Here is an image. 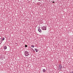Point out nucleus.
<instances>
[{
	"instance_id": "obj_5",
	"label": "nucleus",
	"mask_w": 73,
	"mask_h": 73,
	"mask_svg": "<svg viewBox=\"0 0 73 73\" xmlns=\"http://www.w3.org/2000/svg\"><path fill=\"white\" fill-rule=\"evenodd\" d=\"M7 47L6 46H5L4 47V49H7Z\"/></svg>"
},
{
	"instance_id": "obj_3",
	"label": "nucleus",
	"mask_w": 73,
	"mask_h": 73,
	"mask_svg": "<svg viewBox=\"0 0 73 73\" xmlns=\"http://www.w3.org/2000/svg\"><path fill=\"white\" fill-rule=\"evenodd\" d=\"M42 30H46V27H44L42 28Z\"/></svg>"
},
{
	"instance_id": "obj_13",
	"label": "nucleus",
	"mask_w": 73,
	"mask_h": 73,
	"mask_svg": "<svg viewBox=\"0 0 73 73\" xmlns=\"http://www.w3.org/2000/svg\"><path fill=\"white\" fill-rule=\"evenodd\" d=\"M38 1H40V0H38Z\"/></svg>"
},
{
	"instance_id": "obj_2",
	"label": "nucleus",
	"mask_w": 73,
	"mask_h": 73,
	"mask_svg": "<svg viewBox=\"0 0 73 73\" xmlns=\"http://www.w3.org/2000/svg\"><path fill=\"white\" fill-rule=\"evenodd\" d=\"M25 54L26 56H28L29 55V53L27 52H26L25 53Z\"/></svg>"
},
{
	"instance_id": "obj_7",
	"label": "nucleus",
	"mask_w": 73,
	"mask_h": 73,
	"mask_svg": "<svg viewBox=\"0 0 73 73\" xmlns=\"http://www.w3.org/2000/svg\"><path fill=\"white\" fill-rule=\"evenodd\" d=\"M35 50H36V52H38V50H37V49L36 48H35Z\"/></svg>"
},
{
	"instance_id": "obj_8",
	"label": "nucleus",
	"mask_w": 73,
	"mask_h": 73,
	"mask_svg": "<svg viewBox=\"0 0 73 73\" xmlns=\"http://www.w3.org/2000/svg\"><path fill=\"white\" fill-rule=\"evenodd\" d=\"M31 47H32V48H34V47H35V46H34V45H32L31 46Z\"/></svg>"
},
{
	"instance_id": "obj_11",
	"label": "nucleus",
	"mask_w": 73,
	"mask_h": 73,
	"mask_svg": "<svg viewBox=\"0 0 73 73\" xmlns=\"http://www.w3.org/2000/svg\"><path fill=\"white\" fill-rule=\"evenodd\" d=\"M70 73H73V72L72 71V72H71Z\"/></svg>"
},
{
	"instance_id": "obj_4",
	"label": "nucleus",
	"mask_w": 73,
	"mask_h": 73,
	"mask_svg": "<svg viewBox=\"0 0 73 73\" xmlns=\"http://www.w3.org/2000/svg\"><path fill=\"white\" fill-rule=\"evenodd\" d=\"M38 31H39V32H40V33H41L42 31H41V29H39L38 30Z\"/></svg>"
},
{
	"instance_id": "obj_10",
	"label": "nucleus",
	"mask_w": 73,
	"mask_h": 73,
	"mask_svg": "<svg viewBox=\"0 0 73 73\" xmlns=\"http://www.w3.org/2000/svg\"><path fill=\"white\" fill-rule=\"evenodd\" d=\"M25 47H27V45H25Z\"/></svg>"
},
{
	"instance_id": "obj_1",
	"label": "nucleus",
	"mask_w": 73,
	"mask_h": 73,
	"mask_svg": "<svg viewBox=\"0 0 73 73\" xmlns=\"http://www.w3.org/2000/svg\"><path fill=\"white\" fill-rule=\"evenodd\" d=\"M61 65L59 64V66L58 70H61Z\"/></svg>"
},
{
	"instance_id": "obj_6",
	"label": "nucleus",
	"mask_w": 73,
	"mask_h": 73,
	"mask_svg": "<svg viewBox=\"0 0 73 73\" xmlns=\"http://www.w3.org/2000/svg\"><path fill=\"white\" fill-rule=\"evenodd\" d=\"M42 71H43V72H45L46 71V70H45V69H43L42 70Z\"/></svg>"
},
{
	"instance_id": "obj_9",
	"label": "nucleus",
	"mask_w": 73,
	"mask_h": 73,
	"mask_svg": "<svg viewBox=\"0 0 73 73\" xmlns=\"http://www.w3.org/2000/svg\"><path fill=\"white\" fill-rule=\"evenodd\" d=\"M5 40V38H2V40H3H3Z\"/></svg>"
},
{
	"instance_id": "obj_12",
	"label": "nucleus",
	"mask_w": 73,
	"mask_h": 73,
	"mask_svg": "<svg viewBox=\"0 0 73 73\" xmlns=\"http://www.w3.org/2000/svg\"><path fill=\"white\" fill-rule=\"evenodd\" d=\"M54 3V1L53 2V3Z\"/></svg>"
}]
</instances>
